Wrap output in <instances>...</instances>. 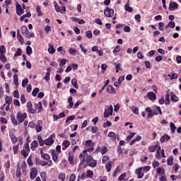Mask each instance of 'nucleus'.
<instances>
[{"mask_svg": "<svg viewBox=\"0 0 181 181\" xmlns=\"http://www.w3.org/2000/svg\"><path fill=\"white\" fill-rule=\"evenodd\" d=\"M28 117L26 112L22 113V112H18L16 115V119L19 124H22L25 119Z\"/></svg>", "mask_w": 181, "mask_h": 181, "instance_id": "nucleus-1", "label": "nucleus"}, {"mask_svg": "<svg viewBox=\"0 0 181 181\" xmlns=\"http://www.w3.org/2000/svg\"><path fill=\"white\" fill-rule=\"evenodd\" d=\"M86 163L90 168H95L97 166V160H94L91 156H86Z\"/></svg>", "mask_w": 181, "mask_h": 181, "instance_id": "nucleus-2", "label": "nucleus"}, {"mask_svg": "<svg viewBox=\"0 0 181 181\" xmlns=\"http://www.w3.org/2000/svg\"><path fill=\"white\" fill-rule=\"evenodd\" d=\"M114 111V108L112 105H110L109 107L105 109V112L103 113L104 118H108L110 115H112V112Z\"/></svg>", "mask_w": 181, "mask_h": 181, "instance_id": "nucleus-3", "label": "nucleus"}, {"mask_svg": "<svg viewBox=\"0 0 181 181\" xmlns=\"http://www.w3.org/2000/svg\"><path fill=\"white\" fill-rule=\"evenodd\" d=\"M104 15L106 18H112L114 16V9L107 7L104 11Z\"/></svg>", "mask_w": 181, "mask_h": 181, "instance_id": "nucleus-4", "label": "nucleus"}, {"mask_svg": "<svg viewBox=\"0 0 181 181\" xmlns=\"http://www.w3.org/2000/svg\"><path fill=\"white\" fill-rule=\"evenodd\" d=\"M42 128H43V121L38 120L37 122V124L35 126V129L37 134H39V132H42Z\"/></svg>", "mask_w": 181, "mask_h": 181, "instance_id": "nucleus-5", "label": "nucleus"}, {"mask_svg": "<svg viewBox=\"0 0 181 181\" xmlns=\"http://www.w3.org/2000/svg\"><path fill=\"white\" fill-rule=\"evenodd\" d=\"M27 110L30 114H36V109H33V105H32V102H28L27 103Z\"/></svg>", "mask_w": 181, "mask_h": 181, "instance_id": "nucleus-6", "label": "nucleus"}, {"mask_svg": "<svg viewBox=\"0 0 181 181\" xmlns=\"http://www.w3.org/2000/svg\"><path fill=\"white\" fill-rule=\"evenodd\" d=\"M87 153V150H84L83 151V153H81L79 156V158L81 159V163H79V166H81L84 164V162H86V155Z\"/></svg>", "mask_w": 181, "mask_h": 181, "instance_id": "nucleus-7", "label": "nucleus"}, {"mask_svg": "<svg viewBox=\"0 0 181 181\" xmlns=\"http://www.w3.org/2000/svg\"><path fill=\"white\" fill-rule=\"evenodd\" d=\"M179 8V4L175 1L170 2L168 9L169 11H175V9H177Z\"/></svg>", "mask_w": 181, "mask_h": 181, "instance_id": "nucleus-8", "label": "nucleus"}, {"mask_svg": "<svg viewBox=\"0 0 181 181\" xmlns=\"http://www.w3.org/2000/svg\"><path fill=\"white\" fill-rule=\"evenodd\" d=\"M37 176V168H31V171L30 173V178L31 180H33Z\"/></svg>", "mask_w": 181, "mask_h": 181, "instance_id": "nucleus-9", "label": "nucleus"}, {"mask_svg": "<svg viewBox=\"0 0 181 181\" xmlns=\"http://www.w3.org/2000/svg\"><path fill=\"white\" fill-rule=\"evenodd\" d=\"M135 173H136V175H137L138 179H142L144 177V173H142V167L136 169L135 170Z\"/></svg>", "mask_w": 181, "mask_h": 181, "instance_id": "nucleus-10", "label": "nucleus"}, {"mask_svg": "<svg viewBox=\"0 0 181 181\" xmlns=\"http://www.w3.org/2000/svg\"><path fill=\"white\" fill-rule=\"evenodd\" d=\"M24 12H25V10H23L22 8V6H21V4H16V13H17V15L21 16V15H23V13Z\"/></svg>", "mask_w": 181, "mask_h": 181, "instance_id": "nucleus-11", "label": "nucleus"}, {"mask_svg": "<svg viewBox=\"0 0 181 181\" xmlns=\"http://www.w3.org/2000/svg\"><path fill=\"white\" fill-rule=\"evenodd\" d=\"M147 97L148 100H151V101H155V100H156V94L153 92H148Z\"/></svg>", "mask_w": 181, "mask_h": 181, "instance_id": "nucleus-12", "label": "nucleus"}, {"mask_svg": "<svg viewBox=\"0 0 181 181\" xmlns=\"http://www.w3.org/2000/svg\"><path fill=\"white\" fill-rule=\"evenodd\" d=\"M170 139V136L168 134H165L160 137V141L161 144H165V142H168V141H169Z\"/></svg>", "mask_w": 181, "mask_h": 181, "instance_id": "nucleus-13", "label": "nucleus"}, {"mask_svg": "<svg viewBox=\"0 0 181 181\" xmlns=\"http://www.w3.org/2000/svg\"><path fill=\"white\" fill-rule=\"evenodd\" d=\"M159 114L160 115H162V110L160 109V107L156 106V110H154L153 112V117L154 115H159Z\"/></svg>", "mask_w": 181, "mask_h": 181, "instance_id": "nucleus-14", "label": "nucleus"}, {"mask_svg": "<svg viewBox=\"0 0 181 181\" xmlns=\"http://www.w3.org/2000/svg\"><path fill=\"white\" fill-rule=\"evenodd\" d=\"M52 136H53V135H51V136L48 139H47L45 141V145H47L48 146H50L52 145V144L54 142V140H53V139L52 138Z\"/></svg>", "mask_w": 181, "mask_h": 181, "instance_id": "nucleus-15", "label": "nucleus"}, {"mask_svg": "<svg viewBox=\"0 0 181 181\" xmlns=\"http://www.w3.org/2000/svg\"><path fill=\"white\" fill-rule=\"evenodd\" d=\"M35 110H38V112H42V110H43V106L42 105V102H39L38 104L37 103H35L34 104Z\"/></svg>", "mask_w": 181, "mask_h": 181, "instance_id": "nucleus-16", "label": "nucleus"}, {"mask_svg": "<svg viewBox=\"0 0 181 181\" xmlns=\"http://www.w3.org/2000/svg\"><path fill=\"white\" fill-rule=\"evenodd\" d=\"M159 146H158V145L151 146L148 147V151L151 153H152V152H156V151H157L158 148H159Z\"/></svg>", "mask_w": 181, "mask_h": 181, "instance_id": "nucleus-17", "label": "nucleus"}, {"mask_svg": "<svg viewBox=\"0 0 181 181\" xmlns=\"http://www.w3.org/2000/svg\"><path fill=\"white\" fill-rule=\"evenodd\" d=\"M107 93H110V94H115L117 91L115 90V88L111 85H109L107 88Z\"/></svg>", "mask_w": 181, "mask_h": 181, "instance_id": "nucleus-18", "label": "nucleus"}, {"mask_svg": "<svg viewBox=\"0 0 181 181\" xmlns=\"http://www.w3.org/2000/svg\"><path fill=\"white\" fill-rule=\"evenodd\" d=\"M37 146H39V143H37V141L34 140L32 143H31V147L30 148L32 149V151H35L36 149V148H37Z\"/></svg>", "mask_w": 181, "mask_h": 181, "instance_id": "nucleus-19", "label": "nucleus"}, {"mask_svg": "<svg viewBox=\"0 0 181 181\" xmlns=\"http://www.w3.org/2000/svg\"><path fill=\"white\" fill-rule=\"evenodd\" d=\"M62 149L63 151H65L66 149H67V148H69V146H70V141L68 140H65L63 143H62Z\"/></svg>", "mask_w": 181, "mask_h": 181, "instance_id": "nucleus-20", "label": "nucleus"}, {"mask_svg": "<svg viewBox=\"0 0 181 181\" xmlns=\"http://www.w3.org/2000/svg\"><path fill=\"white\" fill-rule=\"evenodd\" d=\"M27 39H30V37H35V34L33 33L29 32V30L23 35Z\"/></svg>", "mask_w": 181, "mask_h": 181, "instance_id": "nucleus-21", "label": "nucleus"}, {"mask_svg": "<svg viewBox=\"0 0 181 181\" xmlns=\"http://www.w3.org/2000/svg\"><path fill=\"white\" fill-rule=\"evenodd\" d=\"M52 160H49L47 162L46 161H40V165H41V166H52Z\"/></svg>", "mask_w": 181, "mask_h": 181, "instance_id": "nucleus-22", "label": "nucleus"}, {"mask_svg": "<svg viewBox=\"0 0 181 181\" xmlns=\"http://www.w3.org/2000/svg\"><path fill=\"white\" fill-rule=\"evenodd\" d=\"M130 110L132 111L134 114H136V115H138L139 114V108L136 107L135 106L130 107Z\"/></svg>", "mask_w": 181, "mask_h": 181, "instance_id": "nucleus-23", "label": "nucleus"}, {"mask_svg": "<svg viewBox=\"0 0 181 181\" xmlns=\"http://www.w3.org/2000/svg\"><path fill=\"white\" fill-rule=\"evenodd\" d=\"M107 136L113 140L117 139V134L114 132H110L107 134Z\"/></svg>", "mask_w": 181, "mask_h": 181, "instance_id": "nucleus-24", "label": "nucleus"}, {"mask_svg": "<svg viewBox=\"0 0 181 181\" xmlns=\"http://www.w3.org/2000/svg\"><path fill=\"white\" fill-rule=\"evenodd\" d=\"M146 112H148V118H152V117H153V113L152 109H151V107H146Z\"/></svg>", "mask_w": 181, "mask_h": 181, "instance_id": "nucleus-25", "label": "nucleus"}, {"mask_svg": "<svg viewBox=\"0 0 181 181\" xmlns=\"http://www.w3.org/2000/svg\"><path fill=\"white\" fill-rule=\"evenodd\" d=\"M142 139V137L141 136H137L136 139H134L132 141H130V145H134L135 142H139V141Z\"/></svg>", "mask_w": 181, "mask_h": 181, "instance_id": "nucleus-26", "label": "nucleus"}, {"mask_svg": "<svg viewBox=\"0 0 181 181\" xmlns=\"http://www.w3.org/2000/svg\"><path fill=\"white\" fill-rule=\"evenodd\" d=\"M160 146H158V149H157V151H156V159H161V155H160Z\"/></svg>", "mask_w": 181, "mask_h": 181, "instance_id": "nucleus-27", "label": "nucleus"}, {"mask_svg": "<svg viewBox=\"0 0 181 181\" xmlns=\"http://www.w3.org/2000/svg\"><path fill=\"white\" fill-rule=\"evenodd\" d=\"M10 138L13 144H16L18 142V138L15 136L13 134H10Z\"/></svg>", "mask_w": 181, "mask_h": 181, "instance_id": "nucleus-28", "label": "nucleus"}, {"mask_svg": "<svg viewBox=\"0 0 181 181\" xmlns=\"http://www.w3.org/2000/svg\"><path fill=\"white\" fill-rule=\"evenodd\" d=\"M127 177V173H122L119 177H118V180L119 181H127V179H125V177Z\"/></svg>", "mask_w": 181, "mask_h": 181, "instance_id": "nucleus-29", "label": "nucleus"}, {"mask_svg": "<svg viewBox=\"0 0 181 181\" xmlns=\"http://www.w3.org/2000/svg\"><path fill=\"white\" fill-rule=\"evenodd\" d=\"M124 9L127 12H132L133 9L132 7L129 6V3H127L124 6Z\"/></svg>", "mask_w": 181, "mask_h": 181, "instance_id": "nucleus-30", "label": "nucleus"}, {"mask_svg": "<svg viewBox=\"0 0 181 181\" xmlns=\"http://www.w3.org/2000/svg\"><path fill=\"white\" fill-rule=\"evenodd\" d=\"M40 153L43 158V159H45V160H49V159H50V156L47 153L43 154V151H40Z\"/></svg>", "mask_w": 181, "mask_h": 181, "instance_id": "nucleus-31", "label": "nucleus"}, {"mask_svg": "<svg viewBox=\"0 0 181 181\" xmlns=\"http://www.w3.org/2000/svg\"><path fill=\"white\" fill-rule=\"evenodd\" d=\"M48 52L50 54H54L56 49H54V47H53V45H50L48 49Z\"/></svg>", "mask_w": 181, "mask_h": 181, "instance_id": "nucleus-32", "label": "nucleus"}, {"mask_svg": "<svg viewBox=\"0 0 181 181\" xmlns=\"http://www.w3.org/2000/svg\"><path fill=\"white\" fill-rule=\"evenodd\" d=\"M37 141L40 144V146H43L45 145V141H43V139L42 138V136H38Z\"/></svg>", "mask_w": 181, "mask_h": 181, "instance_id": "nucleus-33", "label": "nucleus"}, {"mask_svg": "<svg viewBox=\"0 0 181 181\" xmlns=\"http://www.w3.org/2000/svg\"><path fill=\"white\" fill-rule=\"evenodd\" d=\"M58 178L62 181H66V174L59 173L58 175Z\"/></svg>", "mask_w": 181, "mask_h": 181, "instance_id": "nucleus-34", "label": "nucleus"}, {"mask_svg": "<svg viewBox=\"0 0 181 181\" xmlns=\"http://www.w3.org/2000/svg\"><path fill=\"white\" fill-rule=\"evenodd\" d=\"M167 163L169 166H172L173 165V156H170L167 160Z\"/></svg>", "mask_w": 181, "mask_h": 181, "instance_id": "nucleus-35", "label": "nucleus"}, {"mask_svg": "<svg viewBox=\"0 0 181 181\" xmlns=\"http://www.w3.org/2000/svg\"><path fill=\"white\" fill-rule=\"evenodd\" d=\"M105 168L107 172H110L111 169H112V166L111 165V161H109L106 165Z\"/></svg>", "mask_w": 181, "mask_h": 181, "instance_id": "nucleus-36", "label": "nucleus"}, {"mask_svg": "<svg viewBox=\"0 0 181 181\" xmlns=\"http://www.w3.org/2000/svg\"><path fill=\"white\" fill-rule=\"evenodd\" d=\"M0 61L3 63H6V57L5 54H0Z\"/></svg>", "mask_w": 181, "mask_h": 181, "instance_id": "nucleus-37", "label": "nucleus"}, {"mask_svg": "<svg viewBox=\"0 0 181 181\" xmlns=\"http://www.w3.org/2000/svg\"><path fill=\"white\" fill-rule=\"evenodd\" d=\"M71 84L74 86V88H78V85L77 84V79L73 78L71 81Z\"/></svg>", "mask_w": 181, "mask_h": 181, "instance_id": "nucleus-38", "label": "nucleus"}, {"mask_svg": "<svg viewBox=\"0 0 181 181\" xmlns=\"http://www.w3.org/2000/svg\"><path fill=\"white\" fill-rule=\"evenodd\" d=\"M68 103H69L70 108H73V105H74V103H73V97L70 96L68 98Z\"/></svg>", "mask_w": 181, "mask_h": 181, "instance_id": "nucleus-39", "label": "nucleus"}, {"mask_svg": "<svg viewBox=\"0 0 181 181\" xmlns=\"http://www.w3.org/2000/svg\"><path fill=\"white\" fill-rule=\"evenodd\" d=\"M171 132L175 133L176 131V126L175 125V123L171 122L170 124Z\"/></svg>", "mask_w": 181, "mask_h": 181, "instance_id": "nucleus-40", "label": "nucleus"}, {"mask_svg": "<svg viewBox=\"0 0 181 181\" xmlns=\"http://www.w3.org/2000/svg\"><path fill=\"white\" fill-rule=\"evenodd\" d=\"M6 53V49H5V46H0V54H5Z\"/></svg>", "mask_w": 181, "mask_h": 181, "instance_id": "nucleus-41", "label": "nucleus"}, {"mask_svg": "<svg viewBox=\"0 0 181 181\" xmlns=\"http://www.w3.org/2000/svg\"><path fill=\"white\" fill-rule=\"evenodd\" d=\"M26 53L28 56H30V54H32L33 51H32V47L30 46H28L26 47Z\"/></svg>", "mask_w": 181, "mask_h": 181, "instance_id": "nucleus-42", "label": "nucleus"}, {"mask_svg": "<svg viewBox=\"0 0 181 181\" xmlns=\"http://www.w3.org/2000/svg\"><path fill=\"white\" fill-rule=\"evenodd\" d=\"M5 100L6 104L11 105V103H12V98H9V96L6 95L5 96Z\"/></svg>", "mask_w": 181, "mask_h": 181, "instance_id": "nucleus-43", "label": "nucleus"}, {"mask_svg": "<svg viewBox=\"0 0 181 181\" xmlns=\"http://www.w3.org/2000/svg\"><path fill=\"white\" fill-rule=\"evenodd\" d=\"M28 83H29V79L28 78H24L22 81V87H26Z\"/></svg>", "mask_w": 181, "mask_h": 181, "instance_id": "nucleus-44", "label": "nucleus"}, {"mask_svg": "<svg viewBox=\"0 0 181 181\" xmlns=\"http://www.w3.org/2000/svg\"><path fill=\"white\" fill-rule=\"evenodd\" d=\"M171 100L174 101V103H176L179 101V98H177L176 95H173V93H171Z\"/></svg>", "mask_w": 181, "mask_h": 181, "instance_id": "nucleus-45", "label": "nucleus"}, {"mask_svg": "<svg viewBox=\"0 0 181 181\" xmlns=\"http://www.w3.org/2000/svg\"><path fill=\"white\" fill-rule=\"evenodd\" d=\"M37 93H39V88H35L32 92V95H33V97H36L37 95Z\"/></svg>", "mask_w": 181, "mask_h": 181, "instance_id": "nucleus-46", "label": "nucleus"}, {"mask_svg": "<svg viewBox=\"0 0 181 181\" xmlns=\"http://www.w3.org/2000/svg\"><path fill=\"white\" fill-rule=\"evenodd\" d=\"M37 13H38V16H43V13H42V10L40 9V6H37L36 8Z\"/></svg>", "mask_w": 181, "mask_h": 181, "instance_id": "nucleus-47", "label": "nucleus"}, {"mask_svg": "<svg viewBox=\"0 0 181 181\" xmlns=\"http://www.w3.org/2000/svg\"><path fill=\"white\" fill-rule=\"evenodd\" d=\"M170 95H169V92H167L166 95H165V104H169L170 103Z\"/></svg>", "mask_w": 181, "mask_h": 181, "instance_id": "nucleus-48", "label": "nucleus"}, {"mask_svg": "<svg viewBox=\"0 0 181 181\" xmlns=\"http://www.w3.org/2000/svg\"><path fill=\"white\" fill-rule=\"evenodd\" d=\"M135 136V133L132 132L127 138H126V141L127 142H129V141H131V139H132L133 136Z\"/></svg>", "mask_w": 181, "mask_h": 181, "instance_id": "nucleus-49", "label": "nucleus"}, {"mask_svg": "<svg viewBox=\"0 0 181 181\" xmlns=\"http://www.w3.org/2000/svg\"><path fill=\"white\" fill-rule=\"evenodd\" d=\"M23 150L28 152V153H29V152H30V148H29V144L27 143V144H24Z\"/></svg>", "mask_w": 181, "mask_h": 181, "instance_id": "nucleus-50", "label": "nucleus"}, {"mask_svg": "<svg viewBox=\"0 0 181 181\" xmlns=\"http://www.w3.org/2000/svg\"><path fill=\"white\" fill-rule=\"evenodd\" d=\"M54 8L57 12H62V8L60 6L57 4V3L54 2Z\"/></svg>", "mask_w": 181, "mask_h": 181, "instance_id": "nucleus-51", "label": "nucleus"}, {"mask_svg": "<svg viewBox=\"0 0 181 181\" xmlns=\"http://www.w3.org/2000/svg\"><path fill=\"white\" fill-rule=\"evenodd\" d=\"M74 119H76V116L74 115L69 116L66 118V123L70 122V121H73Z\"/></svg>", "mask_w": 181, "mask_h": 181, "instance_id": "nucleus-52", "label": "nucleus"}, {"mask_svg": "<svg viewBox=\"0 0 181 181\" xmlns=\"http://www.w3.org/2000/svg\"><path fill=\"white\" fill-rule=\"evenodd\" d=\"M21 30L23 33V35H24L26 32H28V27L26 25H23L21 28Z\"/></svg>", "mask_w": 181, "mask_h": 181, "instance_id": "nucleus-53", "label": "nucleus"}, {"mask_svg": "<svg viewBox=\"0 0 181 181\" xmlns=\"http://www.w3.org/2000/svg\"><path fill=\"white\" fill-rule=\"evenodd\" d=\"M22 54V49L18 48V50L16 52L14 56L15 57H18V56H21Z\"/></svg>", "mask_w": 181, "mask_h": 181, "instance_id": "nucleus-54", "label": "nucleus"}, {"mask_svg": "<svg viewBox=\"0 0 181 181\" xmlns=\"http://www.w3.org/2000/svg\"><path fill=\"white\" fill-rule=\"evenodd\" d=\"M86 37H88V39H91V37H93V33L91 32V30H88L86 32Z\"/></svg>", "mask_w": 181, "mask_h": 181, "instance_id": "nucleus-55", "label": "nucleus"}, {"mask_svg": "<svg viewBox=\"0 0 181 181\" xmlns=\"http://www.w3.org/2000/svg\"><path fill=\"white\" fill-rule=\"evenodd\" d=\"M119 50H121V47H119V45H117L115 47V48L114 49V50L112 51V53L114 54H115V53H118V52H119Z\"/></svg>", "mask_w": 181, "mask_h": 181, "instance_id": "nucleus-56", "label": "nucleus"}, {"mask_svg": "<svg viewBox=\"0 0 181 181\" xmlns=\"http://www.w3.org/2000/svg\"><path fill=\"white\" fill-rule=\"evenodd\" d=\"M164 26H165V23H162V22H160L158 23V29H159V30H160V31L163 30L165 29Z\"/></svg>", "mask_w": 181, "mask_h": 181, "instance_id": "nucleus-57", "label": "nucleus"}, {"mask_svg": "<svg viewBox=\"0 0 181 181\" xmlns=\"http://www.w3.org/2000/svg\"><path fill=\"white\" fill-rule=\"evenodd\" d=\"M110 160V157L108 156H104L102 158V163H106L107 160Z\"/></svg>", "mask_w": 181, "mask_h": 181, "instance_id": "nucleus-58", "label": "nucleus"}, {"mask_svg": "<svg viewBox=\"0 0 181 181\" xmlns=\"http://www.w3.org/2000/svg\"><path fill=\"white\" fill-rule=\"evenodd\" d=\"M168 77H170V80H174V78H177V74H168Z\"/></svg>", "mask_w": 181, "mask_h": 181, "instance_id": "nucleus-59", "label": "nucleus"}, {"mask_svg": "<svg viewBox=\"0 0 181 181\" xmlns=\"http://www.w3.org/2000/svg\"><path fill=\"white\" fill-rule=\"evenodd\" d=\"M175 25L176 24L175 23V21H170L168 24V26H169V28H171L172 29H173Z\"/></svg>", "mask_w": 181, "mask_h": 181, "instance_id": "nucleus-60", "label": "nucleus"}, {"mask_svg": "<svg viewBox=\"0 0 181 181\" xmlns=\"http://www.w3.org/2000/svg\"><path fill=\"white\" fill-rule=\"evenodd\" d=\"M57 52H61V54H66V50L63 49V47H59Z\"/></svg>", "mask_w": 181, "mask_h": 181, "instance_id": "nucleus-61", "label": "nucleus"}, {"mask_svg": "<svg viewBox=\"0 0 181 181\" xmlns=\"http://www.w3.org/2000/svg\"><path fill=\"white\" fill-rule=\"evenodd\" d=\"M111 125H112L111 122H110V121L107 120L106 122H105V123L103 124V128H107V127H111Z\"/></svg>", "mask_w": 181, "mask_h": 181, "instance_id": "nucleus-62", "label": "nucleus"}, {"mask_svg": "<svg viewBox=\"0 0 181 181\" xmlns=\"http://www.w3.org/2000/svg\"><path fill=\"white\" fill-rule=\"evenodd\" d=\"M69 52L70 54H75L77 53V50L74 48H69Z\"/></svg>", "mask_w": 181, "mask_h": 181, "instance_id": "nucleus-63", "label": "nucleus"}, {"mask_svg": "<svg viewBox=\"0 0 181 181\" xmlns=\"http://www.w3.org/2000/svg\"><path fill=\"white\" fill-rule=\"evenodd\" d=\"M76 180V174H71L69 181H75Z\"/></svg>", "mask_w": 181, "mask_h": 181, "instance_id": "nucleus-64", "label": "nucleus"}]
</instances>
